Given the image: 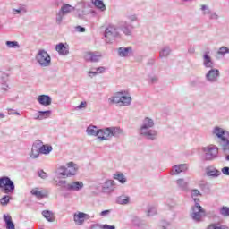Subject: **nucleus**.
Returning a JSON list of instances; mask_svg holds the SVG:
<instances>
[{
  "label": "nucleus",
  "instance_id": "obj_1",
  "mask_svg": "<svg viewBox=\"0 0 229 229\" xmlns=\"http://www.w3.org/2000/svg\"><path fill=\"white\" fill-rule=\"evenodd\" d=\"M198 196H201L199 190H191V198L195 205L191 208V217L195 223H201V221H203V216H205V209L199 205V199H197Z\"/></svg>",
  "mask_w": 229,
  "mask_h": 229
},
{
  "label": "nucleus",
  "instance_id": "obj_2",
  "mask_svg": "<svg viewBox=\"0 0 229 229\" xmlns=\"http://www.w3.org/2000/svg\"><path fill=\"white\" fill-rule=\"evenodd\" d=\"M153 126H155V122L153 121V119L146 117L143 120V123L140 130V135H142L143 137H145V139H148V140H155V139H157V131L151 130Z\"/></svg>",
  "mask_w": 229,
  "mask_h": 229
},
{
  "label": "nucleus",
  "instance_id": "obj_3",
  "mask_svg": "<svg viewBox=\"0 0 229 229\" xmlns=\"http://www.w3.org/2000/svg\"><path fill=\"white\" fill-rule=\"evenodd\" d=\"M123 133H124V131L120 127H106L99 129L98 139L99 140H110L112 137L119 139Z\"/></svg>",
  "mask_w": 229,
  "mask_h": 229
},
{
  "label": "nucleus",
  "instance_id": "obj_4",
  "mask_svg": "<svg viewBox=\"0 0 229 229\" xmlns=\"http://www.w3.org/2000/svg\"><path fill=\"white\" fill-rule=\"evenodd\" d=\"M78 174V165L74 162H69L66 166H60L57 169V178H71Z\"/></svg>",
  "mask_w": 229,
  "mask_h": 229
},
{
  "label": "nucleus",
  "instance_id": "obj_5",
  "mask_svg": "<svg viewBox=\"0 0 229 229\" xmlns=\"http://www.w3.org/2000/svg\"><path fill=\"white\" fill-rule=\"evenodd\" d=\"M213 135H216L217 139L221 140V146L222 149L225 153L226 151H229V132L228 131H225L223 128L220 127H215L213 129Z\"/></svg>",
  "mask_w": 229,
  "mask_h": 229
},
{
  "label": "nucleus",
  "instance_id": "obj_6",
  "mask_svg": "<svg viewBox=\"0 0 229 229\" xmlns=\"http://www.w3.org/2000/svg\"><path fill=\"white\" fill-rule=\"evenodd\" d=\"M104 37L107 44H112L114 40L119 38V37H121V33L119 32L118 25H108L105 30Z\"/></svg>",
  "mask_w": 229,
  "mask_h": 229
},
{
  "label": "nucleus",
  "instance_id": "obj_7",
  "mask_svg": "<svg viewBox=\"0 0 229 229\" xmlns=\"http://www.w3.org/2000/svg\"><path fill=\"white\" fill-rule=\"evenodd\" d=\"M204 153V160L207 162H212L219 157V148L216 145H209L202 148Z\"/></svg>",
  "mask_w": 229,
  "mask_h": 229
},
{
  "label": "nucleus",
  "instance_id": "obj_8",
  "mask_svg": "<svg viewBox=\"0 0 229 229\" xmlns=\"http://www.w3.org/2000/svg\"><path fill=\"white\" fill-rule=\"evenodd\" d=\"M0 189L4 194H13L15 184L8 176L0 177Z\"/></svg>",
  "mask_w": 229,
  "mask_h": 229
},
{
  "label": "nucleus",
  "instance_id": "obj_9",
  "mask_svg": "<svg viewBox=\"0 0 229 229\" xmlns=\"http://www.w3.org/2000/svg\"><path fill=\"white\" fill-rule=\"evenodd\" d=\"M36 62L39 64L40 67H49L51 65V55L47 51L40 49L36 55Z\"/></svg>",
  "mask_w": 229,
  "mask_h": 229
},
{
  "label": "nucleus",
  "instance_id": "obj_10",
  "mask_svg": "<svg viewBox=\"0 0 229 229\" xmlns=\"http://www.w3.org/2000/svg\"><path fill=\"white\" fill-rule=\"evenodd\" d=\"M74 10L75 8L72 7V5L68 4H63L61 9L56 14V18H55L56 23L62 24V21H64V17H65V15H69V13H71V12H74Z\"/></svg>",
  "mask_w": 229,
  "mask_h": 229
},
{
  "label": "nucleus",
  "instance_id": "obj_11",
  "mask_svg": "<svg viewBox=\"0 0 229 229\" xmlns=\"http://www.w3.org/2000/svg\"><path fill=\"white\" fill-rule=\"evenodd\" d=\"M58 185L59 187H62V189H64V191H78L83 189V183L80 181L73 182L71 183H67V181H60L58 182Z\"/></svg>",
  "mask_w": 229,
  "mask_h": 229
},
{
  "label": "nucleus",
  "instance_id": "obj_12",
  "mask_svg": "<svg viewBox=\"0 0 229 229\" xmlns=\"http://www.w3.org/2000/svg\"><path fill=\"white\" fill-rule=\"evenodd\" d=\"M118 30L123 33V35H126V37H130L131 33L133 32V30H135V27L133 24L126 21H120L117 23Z\"/></svg>",
  "mask_w": 229,
  "mask_h": 229
},
{
  "label": "nucleus",
  "instance_id": "obj_13",
  "mask_svg": "<svg viewBox=\"0 0 229 229\" xmlns=\"http://www.w3.org/2000/svg\"><path fill=\"white\" fill-rule=\"evenodd\" d=\"M42 146V140H37L33 145H32V148H31V152L30 154V158H38V157H40V148Z\"/></svg>",
  "mask_w": 229,
  "mask_h": 229
},
{
  "label": "nucleus",
  "instance_id": "obj_14",
  "mask_svg": "<svg viewBox=\"0 0 229 229\" xmlns=\"http://www.w3.org/2000/svg\"><path fill=\"white\" fill-rule=\"evenodd\" d=\"M102 56L103 55L99 52H87L84 58L87 62H99Z\"/></svg>",
  "mask_w": 229,
  "mask_h": 229
},
{
  "label": "nucleus",
  "instance_id": "obj_15",
  "mask_svg": "<svg viewBox=\"0 0 229 229\" xmlns=\"http://www.w3.org/2000/svg\"><path fill=\"white\" fill-rule=\"evenodd\" d=\"M187 169H189L187 164L175 165L174 167H172L170 174L172 176H176V174H180V173H185Z\"/></svg>",
  "mask_w": 229,
  "mask_h": 229
},
{
  "label": "nucleus",
  "instance_id": "obj_16",
  "mask_svg": "<svg viewBox=\"0 0 229 229\" xmlns=\"http://www.w3.org/2000/svg\"><path fill=\"white\" fill-rule=\"evenodd\" d=\"M117 53L120 58H128L131 55V53H133V48L131 47H121L117 49Z\"/></svg>",
  "mask_w": 229,
  "mask_h": 229
},
{
  "label": "nucleus",
  "instance_id": "obj_17",
  "mask_svg": "<svg viewBox=\"0 0 229 229\" xmlns=\"http://www.w3.org/2000/svg\"><path fill=\"white\" fill-rule=\"evenodd\" d=\"M219 76V70L211 69L206 74V80L209 81V83H216L217 81V77Z\"/></svg>",
  "mask_w": 229,
  "mask_h": 229
},
{
  "label": "nucleus",
  "instance_id": "obj_18",
  "mask_svg": "<svg viewBox=\"0 0 229 229\" xmlns=\"http://www.w3.org/2000/svg\"><path fill=\"white\" fill-rule=\"evenodd\" d=\"M203 65L206 69H214V61H212V57H210V52L204 53Z\"/></svg>",
  "mask_w": 229,
  "mask_h": 229
},
{
  "label": "nucleus",
  "instance_id": "obj_19",
  "mask_svg": "<svg viewBox=\"0 0 229 229\" xmlns=\"http://www.w3.org/2000/svg\"><path fill=\"white\" fill-rule=\"evenodd\" d=\"M38 102L39 105H42V106H49L51 103H53V98L49 95H39L38 97Z\"/></svg>",
  "mask_w": 229,
  "mask_h": 229
},
{
  "label": "nucleus",
  "instance_id": "obj_20",
  "mask_svg": "<svg viewBox=\"0 0 229 229\" xmlns=\"http://www.w3.org/2000/svg\"><path fill=\"white\" fill-rule=\"evenodd\" d=\"M121 94H126V91L116 92L114 96L108 98L109 105H121Z\"/></svg>",
  "mask_w": 229,
  "mask_h": 229
},
{
  "label": "nucleus",
  "instance_id": "obj_21",
  "mask_svg": "<svg viewBox=\"0 0 229 229\" xmlns=\"http://www.w3.org/2000/svg\"><path fill=\"white\" fill-rule=\"evenodd\" d=\"M206 174L211 178H217L218 176H221V171L217 170L214 166H208L206 168Z\"/></svg>",
  "mask_w": 229,
  "mask_h": 229
},
{
  "label": "nucleus",
  "instance_id": "obj_22",
  "mask_svg": "<svg viewBox=\"0 0 229 229\" xmlns=\"http://www.w3.org/2000/svg\"><path fill=\"white\" fill-rule=\"evenodd\" d=\"M73 221L75 222V225H78V226H81V225L85 223V213L83 212L75 213L73 215Z\"/></svg>",
  "mask_w": 229,
  "mask_h": 229
},
{
  "label": "nucleus",
  "instance_id": "obj_23",
  "mask_svg": "<svg viewBox=\"0 0 229 229\" xmlns=\"http://www.w3.org/2000/svg\"><path fill=\"white\" fill-rule=\"evenodd\" d=\"M75 11L78 19H85V4H78L76 5Z\"/></svg>",
  "mask_w": 229,
  "mask_h": 229
},
{
  "label": "nucleus",
  "instance_id": "obj_24",
  "mask_svg": "<svg viewBox=\"0 0 229 229\" xmlns=\"http://www.w3.org/2000/svg\"><path fill=\"white\" fill-rule=\"evenodd\" d=\"M55 51L59 53L62 56H65L66 55H69V48L65 47V44L59 43L55 46Z\"/></svg>",
  "mask_w": 229,
  "mask_h": 229
},
{
  "label": "nucleus",
  "instance_id": "obj_25",
  "mask_svg": "<svg viewBox=\"0 0 229 229\" xmlns=\"http://www.w3.org/2000/svg\"><path fill=\"white\" fill-rule=\"evenodd\" d=\"M86 132L91 137H98V139H99V129H98V126L96 125H89L87 128Z\"/></svg>",
  "mask_w": 229,
  "mask_h": 229
},
{
  "label": "nucleus",
  "instance_id": "obj_26",
  "mask_svg": "<svg viewBox=\"0 0 229 229\" xmlns=\"http://www.w3.org/2000/svg\"><path fill=\"white\" fill-rule=\"evenodd\" d=\"M53 112L51 110H47V111H38V115L35 116L34 119L37 121H42L44 119H47L51 117V114Z\"/></svg>",
  "mask_w": 229,
  "mask_h": 229
},
{
  "label": "nucleus",
  "instance_id": "obj_27",
  "mask_svg": "<svg viewBox=\"0 0 229 229\" xmlns=\"http://www.w3.org/2000/svg\"><path fill=\"white\" fill-rule=\"evenodd\" d=\"M4 221L5 223L6 229H15V224L12 220V216L10 215H4Z\"/></svg>",
  "mask_w": 229,
  "mask_h": 229
},
{
  "label": "nucleus",
  "instance_id": "obj_28",
  "mask_svg": "<svg viewBox=\"0 0 229 229\" xmlns=\"http://www.w3.org/2000/svg\"><path fill=\"white\" fill-rule=\"evenodd\" d=\"M120 105L122 106H130L131 105V97L124 94H121Z\"/></svg>",
  "mask_w": 229,
  "mask_h": 229
},
{
  "label": "nucleus",
  "instance_id": "obj_29",
  "mask_svg": "<svg viewBox=\"0 0 229 229\" xmlns=\"http://www.w3.org/2000/svg\"><path fill=\"white\" fill-rule=\"evenodd\" d=\"M176 185L181 191H187V189H189V182L183 178L178 179L176 181Z\"/></svg>",
  "mask_w": 229,
  "mask_h": 229
},
{
  "label": "nucleus",
  "instance_id": "obj_30",
  "mask_svg": "<svg viewBox=\"0 0 229 229\" xmlns=\"http://www.w3.org/2000/svg\"><path fill=\"white\" fill-rule=\"evenodd\" d=\"M30 193L38 199H44V198H46V193H44V191H39L38 188L32 189Z\"/></svg>",
  "mask_w": 229,
  "mask_h": 229
},
{
  "label": "nucleus",
  "instance_id": "obj_31",
  "mask_svg": "<svg viewBox=\"0 0 229 229\" xmlns=\"http://www.w3.org/2000/svg\"><path fill=\"white\" fill-rule=\"evenodd\" d=\"M92 4H94L95 8L100 10V12H105L106 10V5L102 0H91Z\"/></svg>",
  "mask_w": 229,
  "mask_h": 229
},
{
  "label": "nucleus",
  "instance_id": "obj_32",
  "mask_svg": "<svg viewBox=\"0 0 229 229\" xmlns=\"http://www.w3.org/2000/svg\"><path fill=\"white\" fill-rule=\"evenodd\" d=\"M42 216L48 221V223H53L55 221V213L49 210H43Z\"/></svg>",
  "mask_w": 229,
  "mask_h": 229
},
{
  "label": "nucleus",
  "instance_id": "obj_33",
  "mask_svg": "<svg viewBox=\"0 0 229 229\" xmlns=\"http://www.w3.org/2000/svg\"><path fill=\"white\" fill-rule=\"evenodd\" d=\"M53 151V147L51 145H43L40 147V155H49Z\"/></svg>",
  "mask_w": 229,
  "mask_h": 229
},
{
  "label": "nucleus",
  "instance_id": "obj_34",
  "mask_svg": "<svg viewBox=\"0 0 229 229\" xmlns=\"http://www.w3.org/2000/svg\"><path fill=\"white\" fill-rule=\"evenodd\" d=\"M116 203L118 205H128V203H130V197L121 195L116 199Z\"/></svg>",
  "mask_w": 229,
  "mask_h": 229
},
{
  "label": "nucleus",
  "instance_id": "obj_35",
  "mask_svg": "<svg viewBox=\"0 0 229 229\" xmlns=\"http://www.w3.org/2000/svg\"><path fill=\"white\" fill-rule=\"evenodd\" d=\"M171 55V47H165L159 52V58H167Z\"/></svg>",
  "mask_w": 229,
  "mask_h": 229
},
{
  "label": "nucleus",
  "instance_id": "obj_36",
  "mask_svg": "<svg viewBox=\"0 0 229 229\" xmlns=\"http://www.w3.org/2000/svg\"><path fill=\"white\" fill-rule=\"evenodd\" d=\"M114 180H107L104 183L103 189L104 191H107L108 192H110V191H114Z\"/></svg>",
  "mask_w": 229,
  "mask_h": 229
},
{
  "label": "nucleus",
  "instance_id": "obj_37",
  "mask_svg": "<svg viewBox=\"0 0 229 229\" xmlns=\"http://www.w3.org/2000/svg\"><path fill=\"white\" fill-rule=\"evenodd\" d=\"M113 178L114 180H117L120 183H126V177L124 176V174L123 173H116L114 174Z\"/></svg>",
  "mask_w": 229,
  "mask_h": 229
},
{
  "label": "nucleus",
  "instance_id": "obj_38",
  "mask_svg": "<svg viewBox=\"0 0 229 229\" xmlns=\"http://www.w3.org/2000/svg\"><path fill=\"white\" fill-rule=\"evenodd\" d=\"M5 45L9 49H19L21 47V45L17 41H6Z\"/></svg>",
  "mask_w": 229,
  "mask_h": 229
},
{
  "label": "nucleus",
  "instance_id": "obj_39",
  "mask_svg": "<svg viewBox=\"0 0 229 229\" xmlns=\"http://www.w3.org/2000/svg\"><path fill=\"white\" fill-rule=\"evenodd\" d=\"M98 228H102V229H115L114 225H99L98 224L91 225V229H98Z\"/></svg>",
  "mask_w": 229,
  "mask_h": 229
},
{
  "label": "nucleus",
  "instance_id": "obj_40",
  "mask_svg": "<svg viewBox=\"0 0 229 229\" xmlns=\"http://www.w3.org/2000/svg\"><path fill=\"white\" fill-rule=\"evenodd\" d=\"M220 216H224L225 217H229V207L223 206L219 209Z\"/></svg>",
  "mask_w": 229,
  "mask_h": 229
},
{
  "label": "nucleus",
  "instance_id": "obj_41",
  "mask_svg": "<svg viewBox=\"0 0 229 229\" xmlns=\"http://www.w3.org/2000/svg\"><path fill=\"white\" fill-rule=\"evenodd\" d=\"M207 229H229L228 225H219V224H211Z\"/></svg>",
  "mask_w": 229,
  "mask_h": 229
},
{
  "label": "nucleus",
  "instance_id": "obj_42",
  "mask_svg": "<svg viewBox=\"0 0 229 229\" xmlns=\"http://www.w3.org/2000/svg\"><path fill=\"white\" fill-rule=\"evenodd\" d=\"M217 55H221V56H225V55H229V48L227 47H222L218 49Z\"/></svg>",
  "mask_w": 229,
  "mask_h": 229
},
{
  "label": "nucleus",
  "instance_id": "obj_43",
  "mask_svg": "<svg viewBox=\"0 0 229 229\" xmlns=\"http://www.w3.org/2000/svg\"><path fill=\"white\" fill-rule=\"evenodd\" d=\"M157 208L155 207H148L147 209V216L148 217H152V216H156Z\"/></svg>",
  "mask_w": 229,
  "mask_h": 229
},
{
  "label": "nucleus",
  "instance_id": "obj_44",
  "mask_svg": "<svg viewBox=\"0 0 229 229\" xmlns=\"http://www.w3.org/2000/svg\"><path fill=\"white\" fill-rule=\"evenodd\" d=\"M126 19H128V21H130L129 24H131V22H137V21H139V17L137 16V14H127Z\"/></svg>",
  "mask_w": 229,
  "mask_h": 229
},
{
  "label": "nucleus",
  "instance_id": "obj_45",
  "mask_svg": "<svg viewBox=\"0 0 229 229\" xmlns=\"http://www.w3.org/2000/svg\"><path fill=\"white\" fill-rule=\"evenodd\" d=\"M200 10L203 12V15H209V13H212V10H210V7H208V5H201Z\"/></svg>",
  "mask_w": 229,
  "mask_h": 229
},
{
  "label": "nucleus",
  "instance_id": "obj_46",
  "mask_svg": "<svg viewBox=\"0 0 229 229\" xmlns=\"http://www.w3.org/2000/svg\"><path fill=\"white\" fill-rule=\"evenodd\" d=\"M0 203H1V205H3L4 207H5V205H8V203H10V196H8V195L4 196V197L0 199Z\"/></svg>",
  "mask_w": 229,
  "mask_h": 229
},
{
  "label": "nucleus",
  "instance_id": "obj_47",
  "mask_svg": "<svg viewBox=\"0 0 229 229\" xmlns=\"http://www.w3.org/2000/svg\"><path fill=\"white\" fill-rule=\"evenodd\" d=\"M13 11L14 12V13H26L28 12V10H26V7L24 6H20L18 9H13Z\"/></svg>",
  "mask_w": 229,
  "mask_h": 229
},
{
  "label": "nucleus",
  "instance_id": "obj_48",
  "mask_svg": "<svg viewBox=\"0 0 229 229\" xmlns=\"http://www.w3.org/2000/svg\"><path fill=\"white\" fill-rule=\"evenodd\" d=\"M0 83H8V74L2 73L0 77Z\"/></svg>",
  "mask_w": 229,
  "mask_h": 229
},
{
  "label": "nucleus",
  "instance_id": "obj_49",
  "mask_svg": "<svg viewBox=\"0 0 229 229\" xmlns=\"http://www.w3.org/2000/svg\"><path fill=\"white\" fill-rule=\"evenodd\" d=\"M217 19H219V15L216 12L209 13V21H217Z\"/></svg>",
  "mask_w": 229,
  "mask_h": 229
},
{
  "label": "nucleus",
  "instance_id": "obj_50",
  "mask_svg": "<svg viewBox=\"0 0 229 229\" xmlns=\"http://www.w3.org/2000/svg\"><path fill=\"white\" fill-rule=\"evenodd\" d=\"M38 175L39 176V178H42V180H46V178L47 177V174L44 172V170L38 171Z\"/></svg>",
  "mask_w": 229,
  "mask_h": 229
},
{
  "label": "nucleus",
  "instance_id": "obj_51",
  "mask_svg": "<svg viewBox=\"0 0 229 229\" xmlns=\"http://www.w3.org/2000/svg\"><path fill=\"white\" fill-rule=\"evenodd\" d=\"M1 90H4V92H8L10 90V86H8V83H0Z\"/></svg>",
  "mask_w": 229,
  "mask_h": 229
},
{
  "label": "nucleus",
  "instance_id": "obj_52",
  "mask_svg": "<svg viewBox=\"0 0 229 229\" xmlns=\"http://www.w3.org/2000/svg\"><path fill=\"white\" fill-rule=\"evenodd\" d=\"M157 81H158V77L157 76H150L148 78V83H157Z\"/></svg>",
  "mask_w": 229,
  "mask_h": 229
},
{
  "label": "nucleus",
  "instance_id": "obj_53",
  "mask_svg": "<svg viewBox=\"0 0 229 229\" xmlns=\"http://www.w3.org/2000/svg\"><path fill=\"white\" fill-rule=\"evenodd\" d=\"M96 71H97L98 74H103V72H105V71H106V68H105L104 66H100L98 68H96Z\"/></svg>",
  "mask_w": 229,
  "mask_h": 229
},
{
  "label": "nucleus",
  "instance_id": "obj_54",
  "mask_svg": "<svg viewBox=\"0 0 229 229\" xmlns=\"http://www.w3.org/2000/svg\"><path fill=\"white\" fill-rule=\"evenodd\" d=\"M199 83H201V81H199V79H197V80H195V81H191V87H198V84H199Z\"/></svg>",
  "mask_w": 229,
  "mask_h": 229
},
{
  "label": "nucleus",
  "instance_id": "obj_55",
  "mask_svg": "<svg viewBox=\"0 0 229 229\" xmlns=\"http://www.w3.org/2000/svg\"><path fill=\"white\" fill-rule=\"evenodd\" d=\"M76 31H78L79 33H85V27H81V26H77L75 28Z\"/></svg>",
  "mask_w": 229,
  "mask_h": 229
},
{
  "label": "nucleus",
  "instance_id": "obj_56",
  "mask_svg": "<svg viewBox=\"0 0 229 229\" xmlns=\"http://www.w3.org/2000/svg\"><path fill=\"white\" fill-rule=\"evenodd\" d=\"M222 173L223 174H225V176H229V167L225 166L224 168H222Z\"/></svg>",
  "mask_w": 229,
  "mask_h": 229
},
{
  "label": "nucleus",
  "instance_id": "obj_57",
  "mask_svg": "<svg viewBox=\"0 0 229 229\" xmlns=\"http://www.w3.org/2000/svg\"><path fill=\"white\" fill-rule=\"evenodd\" d=\"M64 3V0H52V4H55V6H60Z\"/></svg>",
  "mask_w": 229,
  "mask_h": 229
},
{
  "label": "nucleus",
  "instance_id": "obj_58",
  "mask_svg": "<svg viewBox=\"0 0 229 229\" xmlns=\"http://www.w3.org/2000/svg\"><path fill=\"white\" fill-rule=\"evenodd\" d=\"M88 74H89V78H94V76H98V72H97V70L95 72L89 71V72H88Z\"/></svg>",
  "mask_w": 229,
  "mask_h": 229
},
{
  "label": "nucleus",
  "instance_id": "obj_59",
  "mask_svg": "<svg viewBox=\"0 0 229 229\" xmlns=\"http://www.w3.org/2000/svg\"><path fill=\"white\" fill-rule=\"evenodd\" d=\"M168 225H169V223H168V222H166V221H165V220H163V221L161 222L162 229H167Z\"/></svg>",
  "mask_w": 229,
  "mask_h": 229
},
{
  "label": "nucleus",
  "instance_id": "obj_60",
  "mask_svg": "<svg viewBox=\"0 0 229 229\" xmlns=\"http://www.w3.org/2000/svg\"><path fill=\"white\" fill-rule=\"evenodd\" d=\"M87 106V102H81L78 106V110H81V108H85Z\"/></svg>",
  "mask_w": 229,
  "mask_h": 229
},
{
  "label": "nucleus",
  "instance_id": "obj_61",
  "mask_svg": "<svg viewBox=\"0 0 229 229\" xmlns=\"http://www.w3.org/2000/svg\"><path fill=\"white\" fill-rule=\"evenodd\" d=\"M110 209L104 210L100 213V216H108L110 214Z\"/></svg>",
  "mask_w": 229,
  "mask_h": 229
},
{
  "label": "nucleus",
  "instance_id": "obj_62",
  "mask_svg": "<svg viewBox=\"0 0 229 229\" xmlns=\"http://www.w3.org/2000/svg\"><path fill=\"white\" fill-rule=\"evenodd\" d=\"M84 219H90V216L87 213H84Z\"/></svg>",
  "mask_w": 229,
  "mask_h": 229
},
{
  "label": "nucleus",
  "instance_id": "obj_63",
  "mask_svg": "<svg viewBox=\"0 0 229 229\" xmlns=\"http://www.w3.org/2000/svg\"><path fill=\"white\" fill-rule=\"evenodd\" d=\"M148 64H150L151 65H153L155 64V59H150V61L148 62Z\"/></svg>",
  "mask_w": 229,
  "mask_h": 229
},
{
  "label": "nucleus",
  "instance_id": "obj_64",
  "mask_svg": "<svg viewBox=\"0 0 229 229\" xmlns=\"http://www.w3.org/2000/svg\"><path fill=\"white\" fill-rule=\"evenodd\" d=\"M225 159L229 162V155L225 156Z\"/></svg>",
  "mask_w": 229,
  "mask_h": 229
}]
</instances>
